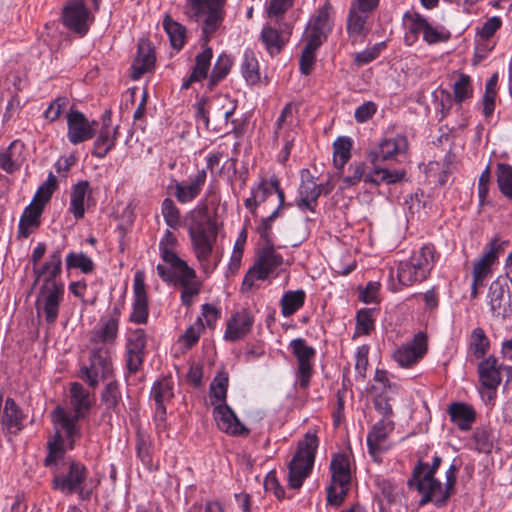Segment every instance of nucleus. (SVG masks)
Here are the masks:
<instances>
[{
	"label": "nucleus",
	"mask_w": 512,
	"mask_h": 512,
	"mask_svg": "<svg viewBox=\"0 0 512 512\" xmlns=\"http://www.w3.org/2000/svg\"><path fill=\"white\" fill-rule=\"evenodd\" d=\"M225 4L226 0H185L184 13L191 20L202 23V39L206 47L196 55L195 64L190 75L183 80L182 89H189L193 83L208 77L213 51L207 44L224 20Z\"/></svg>",
	"instance_id": "f257e3e1"
},
{
	"label": "nucleus",
	"mask_w": 512,
	"mask_h": 512,
	"mask_svg": "<svg viewBox=\"0 0 512 512\" xmlns=\"http://www.w3.org/2000/svg\"><path fill=\"white\" fill-rule=\"evenodd\" d=\"M62 250L63 247L55 248L41 267H33V286L43 280L36 300L37 313H43L46 323L50 326L58 319L65 291L64 283L57 280L62 273Z\"/></svg>",
	"instance_id": "f03ea898"
},
{
	"label": "nucleus",
	"mask_w": 512,
	"mask_h": 512,
	"mask_svg": "<svg viewBox=\"0 0 512 512\" xmlns=\"http://www.w3.org/2000/svg\"><path fill=\"white\" fill-rule=\"evenodd\" d=\"M188 220V234L195 256L203 270L210 272L216 267L210 263L213 244L218 233L216 222L210 217L206 204L192 210L188 215Z\"/></svg>",
	"instance_id": "7ed1b4c3"
},
{
	"label": "nucleus",
	"mask_w": 512,
	"mask_h": 512,
	"mask_svg": "<svg viewBox=\"0 0 512 512\" xmlns=\"http://www.w3.org/2000/svg\"><path fill=\"white\" fill-rule=\"evenodd\" d=\"M52 473L51 487L66 495L77 494L82 501H89L92 490L86 489L85 483L89 471L80 461L71 457L57 462L55 466L48 467Z\"/></svg>",
	"instance_id": "20e7f679"
},
{
	"label": "nucleus",
	"mask_w": 512,
	"mask_h": 512,
	"mask_svg": "<svg viewBox=\"0 0 512 512\" xmlns=\"http://www.w3.org/2000/svg\"><path fill=\"white\" fill-rule=\"evenodd\" d=\"M318 445L316 433L310 431L298 442L297 450L288 465V485L291 489H299L310 475Z\"/></svg>",
	"instance_id": "39448f33"
},
{
	"label": "nucleus",
	"mask_w": 512,
	"mask_h": 512,
	"mask_svg": "<svg viewBox=\"0 0 512 512\" xmlns=\"http://www.w3.org/2000/svg\"><path fill=\"white\" fill-rule=\"evenodd\" d=\"M435 247L423 245L408 260L400 261L397 267V279L401 286L409 287L428 278L435 262Z\"/></svg>",
	"instance_id": "423d86ee"
},
{
	"label": "nucleus",
	"mask_w": 512,
	"mask_h": 512,
	"mask_svg": "<svg viewBox=\"0 0 512 512\" xmlns=\"http://www.w3.org/2000/svg\"><path fill=\"white\" fill-rule=\"evenodd\" d=\"M427 466L428 463L419 460L413 469L412 479L408 481V485L412 486L413 482H416V489L422 494L419 501L420 506H424L431 502L438 508L444 507L447 505L451 496L455 493V489H449L448 492H446V483L443 486L437 478H422L423 472Z\"/></svg>",
	"instance_id": "0eeeda50"
},
{
	"label": "nucleus",
	"mask_w": 512,
	"mask_h": 512,
	"mask_svg": "<svg viewBox=\"0 0 512 512\" xmlns=\"http://www.w3.org/2000/svg\"><path fill=\"white\" fill-rule=\"evenodd\" d=\"M289 347L297 360L296 385L302 390H307L314 372L313 360L316 356V350L309 346L303 338L291 340Z\"/></svg>",
	"instance_id": "6e6552de"
},
{
	"label": "nucleus",
	"mask_w": 512,
	"mask_h": 512,
	"mask_svg": "<svg viewBox=\"0 0 512 512\" xmlns=\"http://www.w3.org/2000/svg\"><path fill=\"white\" fill-rule=\"evenodd\" d=\"M61 20L63 25L79 37H84L94 22L84 0H67L62 9Z\"/></svg>",
	"instance_id": "1a4fd4ad"
},
{
	"label": "nucleus",
	"mask_w": 512,
	"mask_h": 512,
	"mask_svg": "<svg viewBox=\"0 0 512 512\" xmlns=\"http://www.w3.org/2000/svg\"><path fill=\"white\" fill-rule=\"evenodd\" d=\"M113 371L109 350L104 347L94 348L89 356V366L80 369V377L90 387L95 388L99 380L108 378Z\"/></svg>",
	"instance_id": "9d476101"
},
{
	"label": "nucleus",
	"mask_w": 512,
	"mask_h": 512,
	"mask_svg": "<svg viewBox=\"0 0 512 512\" xmlns=\"http://www.w3.org/2000/svg\"><path fill=\"white\" fill-rule=\"evenodd\" d=\"M237 108V102L228 95H218L210 99L209 110L212 118L210 130L222 135L229 134V120Z\"/></svg>",
	"instance_id": "9b49d317"
},
{
	"label": "nucleus",
	"mask_w": 512,
	"mask_h": 512,
	"mask_svg": "<svg viewBox=\"0 0 512 512\" xmlns=\"http://www.w3.org/2000/svg\"><path fill=\"white\" fill-rule=\"evenodd\" d=\"M67 138L73 145L86 142L95 136L97 121L90 122L81 111L73 107L66 114Z\"/></svg>",
	"instance_id": "f8f14e48"
},
{
	"label": "nucleus",
	"mask_w": 512,
	"mask_h": 512,
	"mask_svg": "<svg viewBox=\"0 0 512 512\" xmlns=\"http://www.w3.org/2000/svg\"><path fill=\"white\" fill-rule=\"evenodd\" d=\"M133 292L134 300L129 321L135 324H146L149 316V304L145 285V273L142 270L135 272Z\"/></svg>",
	"instance_id": "ddd939ff"
},
{
	"label": "nucleus",
	"mask_w": 512,
	"mask_h": 512,
	"mask_svg": "<svg viewBox=\"0 0 512 512\" xmlns=\"http://www.w3.org/2000/svg\"><path fill=\"white\" fill-rule=\"evenodd\" d=\"M427 352V336L419 332L413 339L396 349L393 359L401 367H411L416 364Z\"/></svg>",
	"instance_id": "4468645a"
},
{
	"label": "nucleus",
	"mask_w": 512,
	"mask_h": 512,
	"mask_svg": "<svg viewBox=\"0 0 512 512\" xmlns=\"http://www.w3.org/2000/svg\"><path fill=\"white\" fill-rule=\"evenodd\" d=\"M213 417L218 428L232 436H248L250 430L243 425L233 409L227 403H219L214 406Z\"/></svg>",
	"instance_id": "2eb2a0df"
},
{
	"label": "nucleus",
	"mask_w": 512,
	"mask_h": 512,
	"mask_svg": "<svg viewBox=\"0 0 512 512\" xmlns=\"http://www.w3.org/2000/svg\"><path fill=\"white\" fill-rule=\"evenodd\" d=\"M509 241L494 238L485 248L483 255L475 262L473 276L475 281L484 280L491 273V266L497 261L500 254H503Z\"/></svg>",
	"instance_id": "dca6fc26"
},
{
	"label": "nucleus",
	"mask_w": 512,
	"mask_h": 512,
	"mask_svg": "<svg viewBox=\"0 0 512 512\" xmlns=\"http://www.w3.org/2000/svg\"><path fill=\"white\" fill-rule=\"evenodd\" d=\"M254 317L248 309H242L231 315L226 324L225 340L236 342L246 337L252 330Z\"/></svg>",
	"instance_id": "f3484780"
},
{
	"label": "nucleus",
	"mask_w": 512,
	"mask_h": 512,
	"mask_svg": "<svg viewBox=\"0 0 512 512\" xmlns=\"http://www.w3.org/2000/svg\"><path fill=\"white\" fill-rule=\"evenodd\" d=\"M407 149V137L397 135L394 138L383 139L376 150L368 153V158L372 164H376L379 161L392 160L396 155L405 153Z\"/></svg>",
	"instance_id": "a211bd4d"
},
{
	"label": "nucleus",
	"mask_w": 512,
	"mask_h": 512,
	"mask_svg": "<svg viewBox=\"0 0 512 512\" xmlns=\"http://www.w3.org/2000/svg\"><path fill=\"white\" fill-rule=\"evenodd\" d=\"M207 179L206 169L198 170L197 173L190 177V181L175 182L174 196L181 204H186L195 200L201 193Z\"/></svg>",
	"instance_id": "6ab92c4d"
},
{
	"label": "nucleus",
	"mask_w": 512,
	"mask_h": 512,
	"mask_svg": "<svg viewBox=\"0 0 512 512\" xmlns=\"http://www.w3.org/2000/svg\"><path fill=\"white\" fill-rule=\"evenodd\" d=\"M156 61L155 50L150 41L141 39L138 42L137 54L133 60L131 78L140 79L146 72L154 68Z\"/></svg>",
	"instance_id": "aec40b11"
},
{
	"label": "nucleus",
	"mask_w": 512,
	"mask_h": 512,
	"mask_svg": "<svg viewBox=\"0 0 512 512\" xmlns=\"http://www.w3.org/2000/svg\"><path fill=\"white\" fill-rule=\"evenodd\" d=\"M370 13L371 12H362L350 6L347 15L346 30L352 44L358 41L362 42L370 32V27L367 25Z\"/></svg>",
	"instance_id": "412c9836"
},
{
	"label": "nucleus",
	"mask_w": 512,
	"mask_h": 512,
	"mask_svg": "<svg viewBox=\"0 0 512 512\" xmlns=\"http://www.w3.org/2000/svg\"><path fill=\"white\" fill-rule=\"evenodd\" d=\"M273 193H276L278 197L276 208L282 210L286 207H291V203L285 202L284 190L281 188L280 181L276 176H272L270 179H262L256 188L251 189V194L255 196L259 205L264 203Z\"/></svg>",
	"instance_id": "4be33fe9"
},
{
	"label": "nucleus",
	"mask_w": 512,
	"mask_h": 512,
	"mask_svg": "<svg viewBox=\"0 0 512 512\" xmlns=\"http://www.w3.org/2000/svg\"><path fill=\"white\" fill-rule=\"evenodd\" d=\"M283 264V257L274 249V245L264 246L258 253L254 267L258 270V278L266 280L271 273Z\"/></svg>",
	"instance_id": "5701e85b"
},
{
	"label": "nucleus",
	"mask_w": 512,
	"mask_h": 512,
	"mask_svg": "<svg viewBox=\"0 0 512 512\" xmlns=\"http://www.w3.org/2000/svg\"><path fill=\"white\" fill-rule=\"evenodd\" d=\"M394 428L395 423L392 419H380L372 426L366 440L369 453L372 456L382 451L381 444L387 439Z\"/></svg>",
	"instance_id": "b1692460"
},
{
	"label": "nucleus",
	"mask_w": 512,
	"mask_h": 512,
	"mask_svg": "<svg viewBox=\"0 0 512 512\" xmlns=\"http://www.w3.org/2000/svg\"><path fill=\"white\" fill-rule=\"evenodd\" d=\"M450 420L461 431H468L476 421V411L472 405L465 402H453L448 406Z\"/></svg>",
	"instance_id": "393cba45"
},
{
	"label": "nucleus",
	"mask_w": 512,
	"mask_h": 512,
	"mask_svg": "<svg viewBox=\"0 0 512 512\" xmlns=\"http://www.w3.org/2000/svg\"><path fill=\"white\" fill-rule=\"evenodd\" d=\"M43 210L36 203H30L25 207L18 224V238L29 237L34 229L40 226Z\"/></svg>",
	"instance_id": "a878e982"
},
{
	"label": "nucleus",
	"mask_w": 512,
	"mask_h": 512,
	"mask_svg": "<svg viewBox=\"0 0 512 512\" xmlns=\"http://www.w3.org/2000/svg\"><path fill=\"white\" fill-rule=\"evenodd\" d=\"M289 34H284L269 24L263 26L260 39L269 55H278L289 41Z\"/></svg>",
	"instance_id": "bb28decb"
},
{
	"label": "nucleus",
	"mask_w": 512,
	"mask_h": 512,
	"mask_svg": "<svg viewBox=\"0 0 512 512\" xmlns=\"http://www.w3.org/2000/svg\"><path fill=\"white\" fill-rule=\"evenodd\" d=\"M498 360L494 356H489L482 360L478 365V373L481 384L490 390H496L501 382Z\"/></svg>",
	"instance_id": "cd10ccee"
},
{
	"label": "nucleus",
	"mask_w": 512,
	"mask_h": 512,
	"mask_svg": "<svg viewBox=\"0 0 512 512\" xmlns=\"http://www.w3.org/2000/svg\"><path fill=\"white\" fill-rule=\"evenodd\" d=\"M508 289L506 278L498 277L494 280L488 291L489 306L494 316L506 317V308L504 306L505 293Z\"/></svg>",
	"instance_id": "c85d7f7f"
},
{
	"label": "nucleus",
	"mask_w": 512,
	"mask_h": 512,
	"mask_svg": "<svg viewBox=\"0 0 512 512\" xmlns=\"http://www.w3.org/2000/svg\"><path fill=\"white\" fill-rule=\"evenodd\" d=\"M159 250L162 260L168 263L173 270L179 272V277L182 276V280H186L187 278H196L195 270L189 267L187 262L181 259L174 252L173 247H167V243L160 241ZM185 282L186 281H184V283Z\"/></svg>",
	"instance_id": "c756f323"
},
{
	"label": "nucleus",
	"mask_w": 512,
	"mask_h": 512,
	"mask_svg": "<svg viewBox=\"0 0 512 512\" xmlns=\"http://www.w3.org/2000/svg\"><path fill=\"white\" fill-rule=\"evenodd\" d=\"M91 198L90 183L86 180L76 183L70 195L69 212L76 220L82 219L85 215V198Z\"/></svg>",
	"instance_id": "7c9ffc66"
},
{
	"label": "nucleus",
	"mask_w": 512,
	"mask_h": 512,
	"mask_svg": "<svg viewBox=\"0 0 512 512\" xmlns=\"http://www.w3.org/2000/svg\"><path fill=\"white\" fill-rule=\"evenodd\" d=\"M331 481L351 485L350 459L347 453H335L330 462Z\"/></svg>",
	"instance_id": "2f4dec72"
},
{
	"label": "nucleus",
	"mask_w": 512,
	"mask_h": 512,
	"mask_svg": "<svg viewBox=\"0 0 512 512\" xmlns=\"http://www.w3.org/2000/svg\"><path fill=\"white\" fill-rule=\"evenodd\" d=\"M403 20L407 29L404 41L408 46H412L418 40L419 34L423 33L428 20L421 13L414 10L406 11Z\"/></svg>",
	"instance_id": "473e14b6"
},
{
	"label": "nucleus",
	"mask_w": 512,
	"mask_h": 512,
	"mask_svg": "<svg viewBox=\"0 0 512 512\" xmlns=\"http://www.w3.org/2000/svg\"><path fill=\"white\" fill-rule=\"evenodd\" d=\"M119 134V126H115L114 130L100 129L96 139L93 142L91 155L98 159L106 157V155L115 147Z\"/></svg>",
	"instance_id": "72a5a7b5"
},
{
	"label": "nucleus",
	"mask_w": 512,
	"mask_h": 512,
	"mask_svg": "<svg viewBox=\"0 0 512 512\" xmlns=\"http://www.w3.org/2000/svg\"><path fill=\"white\" fill-rule=\"evenodd\" d=\"M174 397V382L171 376H165L154 382L150 391V398L156 408H166L165 404Z\"/></svg>",
	"instance_id": "f704fd0d"
},
{
	"label": "nucleus",
	"mask_w": 512,
	"mask_h": 512,
	"mask_svg": "<svg viewBox=\"0 0 512 512\" xmlns=\"http://www.w3.org/2000/svg\"><path fill=\"white\" fill-rule=\"evenodd\" d=\"M118 328V317L102 318L100 320V327L93 329L91 342H101L105 344L113 343L117 338Z\"/></svg>",
	"instance_id": "c9c22d12"
},
{
	"label": "nucleus",
	"mask_w": 512,
	"mask_h": 512,
	"mask_svg": "<svg viewBox=\"0 0 512 512\" xmlns=\"http://www.w3.org/2000/svg\"><path fill=\"white\" fill-rule=\"evenodd\" d=\"M23 418V413L15 400L11 397H7L2 415V425L9 431L16 433L23 428Z\"/></svg>",
	"instance_id": "e433bc0d"
},
{
	"label": "nucleus",
	"mask_w": 512,
	"mask_h": 512,
	"mask_svg": "<svg viewBox=\"0 0 512 512\" xmlns=\"http://www.w3.org/2000/svg\"><path fill=\"white\" fill-rule=\"evenodd\" d=\"M54 422L59 424L66 432L67 439L78 438L81 436L80 428L77 422L83 419L85 415H71L62 407L58 406L53 411Z\"/></svg>",
	"instance_id": "4c0bfd02"
},
{
	"label": "nucleus",
	"mask_w": 512,
	"mask_h": 512,
	"mask_svg": "<svg viewBox=\"0 0 512 512\" xmlns=\"http://www.w3.org/2000/svg\"><path fill=\"white\" fill-rule=\"evenodd\" d=\"M48 453L43 461L45 467L55 466L60 460H64L66 448L64 446V438L59 431L47 442Z\"/></svg>",
	"instance_id": "58836bf2"
},
{
	"label": "nucleus",
	"mask_w": 512,
	"mask_h": 512,
	"mask_svg": "<svg viewBox=\"0 0 512 512\" xmlns=\"http://www.w3.org/2000/svg\"><path fill=\"white\" fill-rule=\"evenodd\" d=\"M24 149V144L20 140H14L10 145L0 152V168L11 174L15 172L19 165L16 163L17 154L20 155Z\"/></svg>",
	"instance_id": "ea45409f"
},
{
	"label": "nucleus",
	"mask_w": 512,
	"mask_h": 512,
	"mask_svg": "<svg viewBox=\"0 0 512 512\" xmlns=\"http://www.w3.org/2000/svg\"><path fill=\"white\" fill-rule=\"evenodd\" d=\"M306 299L304 290L287 291L280 300L281 313L284 317H290L303 307Z\"/></svg>",
	"instance_id": "a19ab883"
},
{
	"label": "nucleus",
	"mask_w": 512,
	"mask_h": 512,
	"mask_svg": "<svg viewBox=\"0 0 512 512\" xmlns=\"http://www.w3.org/2000/svg\"><path fill=\"white\" fill-rule=\"evenodd\" d=\"M71 404L75 410L76 415H85L91 409L92 404L90 400V393L83 387L82 384L74 382L70 388Z\"/></svg>",
	"instance_id": "79ce46f5"
},
{
	"label": "nucleus",
	"mask_w": 512,
	"mask_h": 512,
	"mask_svg": "<svg viewBox=\"0 0 512 512\" xmlns=\"http://www.w3.org/2000/svg\"><path fill=\"white\" fill-rule=\"evenodd\" d=\"M232 65L233 60L228 54L222 53L218 56L209 76L207 85L209 90H213L222 80L227 77L232 68Z\"/></svg>",
	"instance_id": "37998d69"
},
{
	"label": "nucleus",
	"mask_w": 512,
	"mask_h": 512,
	"mask_svg": "<svg viewBox=\"0 0 512 512\" xmlns=\"http://www.w3.org/2000/svg\"><path fill=\"white\" fill-rule=\"evenodd\" d=\"M101 402L105 405L106 411L119 413L120 403L122 401V393L120 391L119 382L110 381L104 387L100 396Z\"/></svg>",
	"instance_id": "c03bdc74"
},
{
	"label": "nucleus",
	"mask_w": 512,
	"mask_h": 512,
	"mask_svg": "<svg viewBox=\"0 0 512 512\" xmlns=\"http://www.w3.org/2000/svg\"><path fill=\"white\" fill-rule=\"evenodd\" d=\"M332 13L333 7L329 0H326L324 4L317 9L315 16L311 20L312 29L328 35L333 29V21L331 20Z\"/></svg>",
	"instance_id": "a18cd8bd"
},
{
	"label": "nucleus",
	"mask_w": 512,
	"mask_h": 512,
	"mask_svg": "<svg viewBox=\"0 0 512 512\" xmlns=\"http://www.w3.org/2000/svg\"><path fill=\"white\" fill-rule=\"evenodd\" d=\"M473 440L479 453L489 454L497 442V436L490 427H478L473 433Z\"/></svg>",
	"instance_id": "49530a36"
},
{
	"label": "nucleus",
	"mask_w": 512,
	"mask_h": 512,
	"mask_svg": "<svg viewBox=\"0 0 512 512\" xmlns=\"http://www.w3.org/2000/svg\"><path fill=\"white\" fill-rule=\"evenodd\" d=\"M163 27L169 36L173 48L180 50L186 41V28L182 24L174 21L170 15H166L163 20Z\"/></svg>",
	"instance_id": "de8ad7c7"
},
{
	"label": "nucleus",
	"mask_w": 512,
	"mask_h": 512,
	"mask_svg": "<svg viewBox=\"0 0 512 512\" xmlns=\"http://www.w3.org/2000/svg\"><path fill=\"white\" fill-rule=\"evenodd\" d=\"M489 348L490 340L483 328H474L469 338V352H471L476 359H481L487 354Z\"/></svg>",
	"instance_id": "09e8293b"
},
{
	"label": "nucleus",
	"mask_w": 512,
	"mask_h": 512,
	"mask_svg": "<svg viewBox=\"0 0 512 512\" xmlns=\"http://www.w3.org/2000/svg\"><path fill=\"white\" fill-rule=\"evenodd\" d=\"M352 140L349 137H338L333 143V162L338 170H343L351 157Z\"/></svg>",
	"instance_id": "8fccbe9b"
},
{
	"label": "nucleus",
	"mask_w": 512,
	"mask_h": 512,
	"mask_svg": "<svg viewBox=\"0 0 512 512\" xmlns=\"http://www.w3.org/2000/svg\"><path fill=\"white\" fill-rule=\"evenodd\" d=\"M454 101L461 105L473 97L474 88L471 77L465 73H459L458 79L452 86Z\"/></svg>",
	"instance_id": "3c124183"
},
{
	"label": "nucleus",
	"mask_w": 512,
	"mask_h": 512,
	"mask_svg": "<svg viewBox=\"0 0 512 512\" xmlns=\"http://www.w3.org/2000/svg\"><path fill=\"white\" fill-rule=\"evenodd\" d=\"M136 454L145 466L152 465V441L150 436L140 428L136 431Z\"/></svg>",
	"instance_id": "603ef678"
},
{
	"label": "nucleus",
	"mask_w": 512,
	"mask_h": 512,
	"mask_svg": "<svg viewBox=\"0 0 512 512\" xmlns=\"http://www.w3.org/2000/svg\"><path fill=\"white\" fill-rule=\"evenodd\" d=\"M497 185L501 194L512 200V165L498 163L496 167Z\"/></svg>",
	"instance_id": "864d4df0"
},
{
	"label": "nucleus",
	"mask_w": 512,
	"mask_h": 512,
	"mask_svg": "<svg viewBox=\"0 0 512 512\" xmlns=\"http://www.w3.org/2000/svg\"><path fill=\"white\" fill-rule=\"evenodd\" d=\"M228 390V374L219 373L210 384L211 404L216 406L219 403H226Z\"/></svg>",
	"instance_id": "5fc2aeb1"
},
{
	"label": "nucleus",
	"mask_w": 512,
	"mask_h": 512,
	"mask_svg": "<svg viewBox=\"0 0 512 512\" xmlns=\"http://www.w3.org/2000/svg\"><path fill=\"white\" fill-rule=\"evenodd\" d=\"M65 262L67 270L79 269L84 274L92 273L95 269L93 260L83 252H70Z\"/></svg>",
	"instance_id": "6e6d98bb"
},
{
	"label": "nucleus",
	"mask_w": 512,
	"mask_h": 512,
	"mask_svg": "<svg viewBox=\"0 0 512 512\" xmlns=\"http://www.w3.org/2000/svg\"><path fill=\"white\" fill-rule=\"evenodd\" d=\"M375 308H362L356 314V332L369 335L375 329Z\"/></svg>",
	"instance_id": "4d7b16f0"
},
{
	"label": "nucleus",
	"mask_w": 512,
	"mask_h": 512,
	"mask_svg": "<svg viewBox=\"0 0 512 512\" xmlns=\"http://www.w3.org/2000/svg\"><path fill=\"white\" fill-rule=\"evenodd\" d=\"M281 216V210L276 208L269 216L261 218L259 224L256 227V231L259 234L261 240L264 242V246L274 245L273 243V222Z\"/></svg>",
	"instance_id": "13d9d810"
},
{
	"label": "nucleus",
	"mask_w": 512,
	"mask_h": 512,
	"mask_svg": "<svg viewBox=\"0 0 512 512\" xmlns=\"http://www.w3.org/2000/svg\"><path fill=\"white\" fill-rule=\"evenodd\" d=\"M57 188V179L52 172L49 173L47 180L39 186L31 203H36L44 209L45 205L51 199L53 192Z\"/></svg>",
	"instance_id": "bf43d9fd"
},
{
	"label": "nucleus",
	"mask_w": 512,
	"mask_h": 512,
	"mask_svg": "<svg viewBox=\"0 0 512 512\" xmlns=\"http://www.w3.org/2000/svg\"><path fill=\"white\" fill-rule=\"evenodd\" d=\"M161 213L165 223L172 229H178L181 225V214L171 198H165L161 204Z\"/></svg>",
	"instance_id": "052dcab7"
},
{
	"label": "nucleus",
	"mask_w": 512,
	"mask_h": 512,
	"mask_svg": "<svg viewBox=\"0 0 512 512\" xmlns=\"http://www.w3.org/2000/svg\"><path fill=\"white\" fill-rule=\"evenodd\" d=\"M241 69L245 80L249 84H256L260 80L258 62L254 57L253 52H245Z\"/></svg>",
	"instance_id": "680f3d73"
},
{
	"label": "nucleus",
	"mask_w": 512,
	"mask_h": 512,
	"mask_svg": "<svg viewBox=\"0 0 512 512\" xmlns=\"http://www.w3.org/2000/svg\"><path fill=\"white\" fill-rule=\"evenodd\" d=\"M451 34L444 27L433 26L429 21L423 31V41L429 45L446 42L450 39Z\"/></svg>",
	"instance_id": "e2e57ef3"
},
{
	"label": "nucleus",
	"mask_w": 512,
	"mask_h": 512,
	"mask_svg": "<svg viewBox=\"0 0 512 512\" xmlns=\"http://www.w3.org/2000/svg\"><path fill=\"white\" fill-rule=\"evenodd\" d=\"M375 483L380 491L382 497V499L380 500L382 502L383 500H385L387 504L390 505L396 501V497L400 490L399 486L396 483L385 478H377Z\"/></svg>",
	"instance_id": "0e129e2a"
},
{
	"label": "nucleus",
	"mask_w": 512,
	"mask_h": 512,
	"mask_svg": "<svg viewBox=\"0 0 512 512\" xmlns=\"http://www.w3.org/2000/svg\"><path fill=\"white\" fill-rule=\"evenodd\" d=\"M351 485H340L331 481L327 488V503L334 507H339L345 501Z\"/></svg>",
	"instance_id": "69168bd1"
},
{
	"label": "nucleus",
	"mask_w": 512,
	"mask_h": 512,
	"mask_svg": "<svg viewBox=\"0 0 512 512\" xmlns=\"http://www.w3.org/2000/svg\"><path fill=\"white\" fill-rule=\"evenodd\" d=\"M195 278H187L182 280V276L178 277V283L183 290L181 291V302L184 306H191L193 303L192 298L200 293V283L193 282Z\"/></svg>",
	"instance_id": "338daca9"
},
{
	"label": "nucleus",
	"mask_w": 512,
	"mask_h": 512,
	"mask_svg": "<svg viewBox=\"0 0 512 512\" xmlns=\"http://www.w3.org/2000/svg\"><path fill=\"white\" fill-rule=\"evenodd\" d=\"M386 47V42L376 43L374 46L358 52L354 56V63L357 66L366 65L375 60Z\"/></svg>",
	"instance_id": "774afa93"
}]
</instances>
